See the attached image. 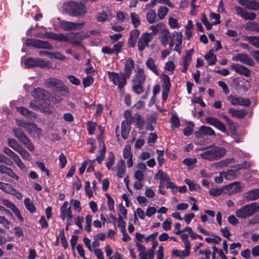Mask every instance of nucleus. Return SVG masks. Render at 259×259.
I'll return each instance as SVG.
<instances>
[{
	"label": "nucleus",
	"mask_w": 259,
	"mask_h": 259,
	"mask_svg": "<svg viewBox=\"0 0 259 259\" xmlns=\"http://www.w3.org/2000/svg\"><path fill=\"white\" fill-rule=\"evenodd\" d=\"M229 112L233 117H237L238 118H243L247 113L245 109L235 110L230 109Z\"/></svg>",
	"instance_id": "obj_30"
},
{
	"label": "nucleus",
	"mask_w": 259,
	"mask_h": 259,
	"mask_svg": "<svg viewBox=\"0 0 259 259\" xmlns=\"http://www.w3.org/2000/svg\"><path fill=\"white\" fill-rule=\"evenodd\" d=\"M171 123L172 127L178 128L180 125V121L177 115H174L171 118Z\"/></svg>",
	"instance_id": "obj_58"
},
{
	"label": "nucleus",
	"mask_w": 259,
	"mask_h": 259,
	"mask_svg": "<svg viewBox=\"0 0 259 259\" xmlns=\"http://www.w3.org/2000/svg\"><path fill=\"white\" fill-rule=\"evenodd\" d=\"M45 84L48 89H52L56 91L62 92L64 94L69 93L68 88L59 79L53 77L49 78L46 80Z\"/></svg>",
	"instance_id": "obj_6"
},
{
	"label": "nucleus",
	"mask_w": 259,
	"mask_h": 259,
	"mask_svg": "<svg viewBox=\"0 0 259 259\" xmlns=\"http://www.w3.org/2000/svg\"><path fill=\"white\" fill-rule=\"evenodd\" d=\"M68 206V202L65 201L60 207V217L63 220H64L66 218L70 220L71 218H73L71 207Z\"/></svg>",
	"instance_id": "obj_19"
},
{
	"label": "nucleus",
	"mask_w": 259,
	"mask_h": 259,
	"mask_svg": "<svg viewBox=\"0 0 259 259\" xmlns=\"http://www.w3.org/2000/svg\"><path fill=\"white\" fill-rule=\"evenodd\" d=\"M172 38V33L170 34L169 31L166 28H164L161 31V34L159 39L161 45L166 47L168 44L169 40Z\"/></svg>",
	"instance_id": "obj_24"
},
{
	"label": "nucleus",
	"mask_w": 259,
	"mask_h": 259,
	"mask_svg": "<svg viewBox=\"0 0 259 259\" xmlns=\"http://www.w3.org/2000/svg\"><path fill=\"white\" fill-rule=\"evenodd\" d=\"M116 176L118 178H121L123 177L126 171V166L125 162L123 160H119L116 163Z\"/></svg>",
	"instance_id": "obj_28"
},
{
	"label": "nucleus",
	"mask_w": 259,
	"mask_h": 259,
	"mask_svg": "<svg viewBox=\"0 0 259 259\" xmlns=\"http://www.w3.org/2000/svg\"><path fill=\"white\" fill-rule=\"evenodd\" d=\"M3 151H4V152H5L8 156H9L13 160L15 158H17V157L18 156L14 152H13L12 150H11V149H10L9 148H7V147L4 148Z\"/></svg>",
	"instance_id": "obj_64"
},
{
	"label": "nucleus",
	"mask_w": 259,
	"mask_h": 259,
	"mask_svg": "<svg viewBox=\"0 0 259 259\" xmlns=\"http://www.w3.org/2000/svg\"><path fill=\"white\" fill-rule=\"evenodd\" d=\"M135 63L132 58H128L126 60L124 64V71L127 77H129L134 68Z\"/></svg>",
	"instance_id": "obj_27"
},
{
	"label": "nucleus",
	"mask_w": 259,
	"mask_h": 259,
	"mask_svg": "<svg viewBox=\"0 0 259 259\" xmlns=\"http://www.w3.org/2000/svg\"><path fill=\"white\" fill-rule=\"evenodd\" d=\"M13 132L15 137L19 140L20 143L24 145L30 151H34V147L33 145L21 128H14L13 129Z\"/></svg>",
	"instance_id": "obj_8"
},
{
	"label": "nucleus",
	"mask_w": 259,
	"mask_h": 259,
	"mask_svg": "<svg viewBox=\"0 0 259 259\" xmlns=\"http://www.w3.org/2000/svg\"><path fill=\"white\" fill-rule=\"evenodd\" d=\"M63 8L67 13L73 17L81 16L87 13V7L82 2L70 1L64 3Z\"/></svg>",
	"instance_id": "obj_2"
},
{
	"label": "nucleus",
	"mask_w": 259,
	"mask_h": 259,
	"mask_svg": "<svg viewBox=\"0 0 259 259\" xmlns=\"http://www.w3.org/2000/svg\"><path fill=\"white\" fill-rule=\"evenodd\" d=\"M8 145L13 149L15 151L17 152L22 147L17 141L14 139H8Z\"/></svg>",
	"instance_id": "obj_40"
},
{
	"label": "nucleus",
	"mask_w": 259,
	"mask_h": 259,
	"mask_svg": "<svg viewBox=\"0 0 259 259\" xmlns=\"http://www.w3.org/2000/svg\"><path fill=\"white\" fill-rule=\"evenodd\" d=\"M185 183L188 185L189 190L190 191H199L200 190V186L192 181L191 180L186 179L185 180Z\"/></svg>",
	"instance_id": "obj_38"
},
{
	"label": "nucleus",
	"mask_w": 259,
	"mask_h": 259,
	"mask_svg": "<svg viewBox=\"0 0 259 259\" xmlns=\"http://www.w3.org/2000/svg\"><path fill=\"white\" fill-rule=\"evenodd\" d=\"M48 92L44 89L40 88H37L34 90L32 95L38 100L42 101L45 104H41V108H44L46 112L49 111V108L48 104Z\"/></svg>",
	"instance_id": "obj_9"
},
{
	"label": "nucleus",
	"mask_w": 259,
	"mask_h": 259,
	"mask_svg": "<svg viewBox=\"0 0 259 259\" xmlns=\"http://www.w3.org/2000/svg\"><path fill=\"white\" fill-rule=\"evenodd\" d=\"M152 33H144L141 35L138 42V48L140 51H143L146 47H149V43L152 39Z\"/></svg>",
	"instance_id": "obj_13"
},
{
	"label": "nucleus",
	"mask_w": 259,
	"mask_h": 259,
	"mask_svg": "<svg viewBox=\"0 0 259 259\" xmlns=\"http://www.w3.org/2000/svg\"><path fill=\"white\" fill-rule=\"evenodd\" d=\"M16 123L18 125L24 127L28 133L34 138H39L41 135V130L33 123L27 122L20 119H17Z\"/></svg>",
	"instance_id": "obj_5"
},
{
	"label": "nucleus",
	"mask_w": 259,
	"mask_h": 259,
	"mask_svg": "<svg viewBox=\"0 0 259 259\" xmlns=\"http://www.w3.org/2000/svg\"><path fill=\"white\" fill-rule=\"evenodd\" d=\"M123 45L124 42L122 41H118L117 43L115 44L112 49L114 54H116V55L118 54L120 52L121 49Z\"/></svg>",
	"instance_id": "obj_52"
},
{
	"label": "nucleus",
	"mask_w": 259,
	"mask_h": 259,
	"mask_svg": "<svg viewBox=\"0 0 259 259\" xmlns=\"http://www.w3.org/2000/svg\"><path fill=\"white\" fill-rule=\"evenodd\" d=\"M108 18V16L105 12L100 13L97 16V20L98 22H104L107 20Z\"/></svg>",
	"instance_id": "obj_63"
},
{
	"label": "nucleus",
	"mask_w": 259,
	"mask_h": 259,
	"mask_svg": "<svg viewBox=\"0 0 259 259\" xmlns=\"http://www.w3.org/2000/svg\"><path fill=\"white\" fill-rule=\"evenodd\" d=\"M70 203L73 204L74 209L76 212H80L81 211L80 202L79 200L72 199L70 200Z\"/></svg>",
	"instance_id": "obj_61"
},
{
	"label": "nucleus",
	"mask_w": 259,
	"mask_h": 259,
	"mask_svg": "<svg viewBox=\"0 0 259 259\" xmlns=\"http://www.w3.org/2000/svg\"><path fill=\"white\" fill-rule=\"evenodd\" d=\"M147 67L152 71L156 75L158 76L159 72L155 63L154 60L152 58H149L146 62Z\"/></svg>",
	"instance_id": "obj_31"
},
{
	"label": "nucleus",
	"mask_w": 259,
	"mask_h": 259,
	"mask_svg": "<svg viewBox=\"0 0 259 259\" xmlns=\"http://www.w3.org/2000/svg\"><path fill=\"white\" fill-rule=\"evenodd\" d=\"M24 64L26 68H31L34 67H48L50 66L49 61H46L44 59L39 58H28L25 60Z\"/></svg>",
	"instance_id": "obj_10"
},
{
	"label": "nucleus",
	"mask_w": 259,
	"mask_h": 259,
	"mask_svg": "<svg viewBox=\"0 0 259 259\" xmlns=\"http://www.w3.org/2000/svg\"><path fill=\"white\" fill-rule=\"evenodd\" d=\"M168 24L171 28H178L180 27V24L178 20L172 17H170L168 19Z\"/></svg>",
	"instance_id": "obj_59"
},
{
	"label": "nucleus",
	"mask_w": 259,
	"mask_h": 259,
	"mask_svg": "<svg viewBox=\"0 0 259 259\" xmlns=\"http://www.w3.org/2000/svg\"><path fill=\"white\" fill-rule=\"evenodd\" d=\"M206 122L210 125L220 130L223 133H228L225 124L218 118L214 117H208L206 118Z\"/></svg>",
	"instance_id": "obj_14"
},
{
	"label": "nucleus",
	"mask_w": 259,
	"mask_h": 259,
	"mask_svg": "<svg viewBox=\"0 0 259 259\" xmlns=\"http://www.w3.org/2000/svg\"><path fill=\"white\" fill-rule=\"evenodd\" d=\"M228 100L234 106H243L248 107L251 103L250 101L243 97H236L232 95L228 97Z\"/></svg>",
	"instance_id": "obj_15"
},
{
	"label": "nucleus",
	"mask_w": 259,
	"mask_h": 259,
	"mask_svg": "<svg viewBox=\"0 0 259 259\" xmlns=\"http://www.w3.org/2000/svg\"><path fill=\"white\" fill-rule=\"evenodd\" d=\"M259 210V204L257 202L246 204L236 210L235 214L237 217L245 219L253 215Z\"/></svg>",
	"instance_id": "obj_3"
},
{
	"label": "nucleus",
	"mask_w": 259,
	"mask_h": 259,
	"mask_svg": "<svg viewBox=\"0 0 259 259\" xmlns=\"http://www.w3.org/2000/svg\"><path fill=\"white\" fill-rule=\"evenodd\" d=\"M212 50L209 51L208 54L205 55L204 58L207 61L209 65H213L215 64L217 62V57L215 55L213 54Z\"/></svg>",
	"instance_id": "obj_35"
},
{
	"label": "nucleus",
	"mask_w": 259,
	"mask_h": 259,
	"mask_svg": "<svg viewBox=\"0 0 259 259\" xmlns=\"http://www.w3.org/2000/svg\"><path fill=\"white\" fill-rule=\"evenodd\" d=\"M238 3L249 10H257L258 8L257 3L254 0H238Z\"/></svg>",
	"instance_id": "obj_26"
},
{
	"label": "nucleus",
	"mask_w": 259,
	"mask_h": 259,
	"mask_svg": "<svg viewBox=\"0 0 259 259\" xmlns=\"http://www.w3.org/2000/svg\"><path fill=\"white\" fill-rule=\"evenodd\" d=\"M194 51L193 50H188L186 51V55L183 58V65L189 66L191 62L192 56Z\"/></svg>",
	"instance_id": "obj_33"
},
{
	"label": "nucleus",
	"mask_w": 259,
	"mask_h": 259,
	"mask_svg": "<svg viewBox=\"0 0 259 259\" xmlns=\"http://www.w3.org/2000/svg\"><path fill=\"white\" fill-rule=\"evenodd\" d=\"M243 196L247 201L256 200L259 198V190L258 189L251 190L244 193Z\"/></svg>",
	"instance_id": "obj_25"
},
{
	"label": "nucleus",
	"mask_w": 259,
	"mask_h": 259,
	"mask_svg": "<svg viewBox=\"0 0 259 259\" xmlns=\"http://www.w3.org/2000/svg\"><path fill=\"white\" fill-rule=\"evenodd\" d=\"M24 205L26 209L31 213H34L36 211V207L32 201L29 198H25L24 200Z\"/></svg>",
	"instance_id": "obj_36"
},
{
	"label": "nucleus",
	"mask_w": 259,
	"mask_h": 259,
	"mask_svg": "<svg viewBox=\"0 0 259 259\" xmlns=\"http://www.w3.org/2000/svg\"><path fill=\"white\" fill-rule=\"evenodd\" d=\"M171 255L172 256H177L180 257V258H183L185 257L188 256L189 255L188 253H186L185 251L184 250H179L178 249H174L171 251Z\"/></svg>",
	"instance_id": "obj_44"
},
{
	"label": "nucleus",
	"mask_w": 259,
	"mask_h": 259,
	"mask_svg": "<svg viewBox=\"0 0 259 259\" xmlns=\"http://www.w3.org/2000/svg\"><path fill=\"white\" fill-rule=\"evenodd\" d=\"M13 160L21 170L24 171L27 170V168L26 166L22 162V160H21L19 156H18L17 158H15Z\"/></svg>",
	"instance_id": "obj_53"
},
{
	"label": "nucleus",
	"mask_w": 259,
	"mask_h": 259,
	"mask_svg": "<svg viewBox=\"0 0 259 259\" xmlns=\"http://www.w3.org/2000/svg\"><path fill=\"white\" fill-rule=\"evenodd\" d=\"M107 74L110 81L114 85H117L118 89L121 90L125 85L127 77L124 73H117L113 71H108Z\"/></svg>",
	"instance_id": "obj_7"
},
{
	"label": "nucleus",
	"mask_w": 259,
	"mask_h": 259,
	"mask_svg": "<svg viewBox=\"0 0 259 259\" xmlns=\"http://www.w3.org/2000/svg\"><path fill=\"white\" fill-rule=\"evenodd\" d=\"M0 189L5 193L15 196L19 199H21L22 197L21 193L17 191L11 185L9 184L1 182Z\"/></svg>",
	"instance_id": "obj_16"
},
{
	"label": "nucleus",
	"mask_w": 259,
	"mask_h": 259,
	"mask_svg": "<svg viewBox=\"0 0 259 259\" xmlns=\"http://www.w3.org/2000/svg\"><path fill=\"white\" fill-rule=\"evenodd\" d=\"M232 60L234 61H239L250 66H252L254 64L253 61L246 54L238 53L233 56Z\"/></svg>",
	"instance_id": "obj_18"
},
{
	"label": "nucleus",
	"mask_w": 259,
	"mask_h": 259,
	"mask_svg": "<svg viewBox=\"0 0 259 259\" xmlns=\"http://www.w3.org/2000/svg\"><path fill=\"white\" fill-rule=\"evenodd\" d=\"M226 153L225 148L221 147H214L213 148L200 154V156L208 160H217L223 157Z\"/></svg>",
	"instance_id": "obj_4"
},
{
	"label": "nucleus",
	"mask_w": 259,
	"mask_h": 259,
	"mask_svg": "<svg viewBox=\"0 0 259 259\" xmlns=\"http://www.w3.org/2000/svg\"><path fill=\"white\" fill-rule=\"evenodd\" d=\"M223 190H224L223 188H212L209 190V193L210 195L213 196H218L223 193Z\"/></svg>",
	"instance_id": "obj_56"
},
{
	"label": "nucleus",
	"mask_w": 259,
	"mask_h": 259,
	"mask_svg": "<svg viewBox=\"0 0 259 259\" xmlns=\"http://www.w3.org/2000/svg\"><path fill=\"white\" fill-rule=\"evenodd\" d=\"M155 178L159 179L161 182H164L169 180V178L168 175L162 170H159L155 175Z\"/></svg>",
	"instance_id": "obj_39"
},
{
	"label": "nucleus",
	"mask_w": 259,
	"mask_h": 259,
	"mask_svg": "<svg viewBox=\"0 0 259 259\" xmlns=\"http://www.w3.org/2000/svg\"><path fill=\"white\" fill-rule=\"evenodd\" d=\"M17 111L22 115L28 117L30 119H33L35 118L36 115L35 114L29 110H28L27 108L20 107H17Z\"/></svg>",
	"instance_id": "obj_32"
},
{
	"label": "nucleus",
	"mask_w": 259,
	"mask_h": 259,
	"mask_svg": "<svg viewBox=\"0 0 259 259\" xmlns=\"http://www.w3.org/2000/svg\"><path fill=\"white\" fill-rule=\"evenodd\" d=\"M146 80V75L143 68H138L137 73L132 80V83L144 84Z\"/></svg>",
	"instance_id": "obj_23"
},
{
	"label": "nucleus",
	"mask_w": 259,
	"mask_h": 259,
	"mask_svg": "<svg viewBox=\"0 0 259 259\" xmlns=\"http://www.w3.org/2000/svg\"><path fill=\"white\" fill-rule=\"evenodd\" d=\"M94 78L91 76H87L84 78L82 80V83L84 88H87L91 85L94 82Z\"/></svg>",
	"instance_id": "obj_51"
},
{
	"label": "nucleus",
	"mask_w": 259,
	"mask_h": 259,
	"mask_svg": "<svg viewBox=\"0 0 259 259\" xmlns=\"http://www.w3.org/2000/svg\"><path fill=\"white\" fill-rule=\"evenodd\" d=\"M115 162V158L114 154L112 152L109 153L108 157L107 159L106 165L108 169H110Z\"/></svg>",
	"instance_id": "obj_48"
},
{
	"label": "nucleus",
	"mask_w": 259,
	"mask_h": 259,
	"mask_svg": "<svg viewBox=\"0 0 259 259\" xmlns=\"http://www.w3.org/2000/svg\"><path fill=\"white\" fill-rule=\"evenodd\" d=\"M69 81L73 85H79L80 84V81L79 79L76 78L75 76L69 75L67 76Z\"/></svg>",
	"instance_id": "obj_60"
},
{
	"label": "nucleus",
	"mask_w": 259,
	"mask_h": 259,
	"mask_svg": "<svg viewBox=\"0 0 259 259\" xmlns=\"http://www.w3.org/2000/svg\"><path fill=\"white\" fill-rule=\"evenodd\" d=\"M168 12V9L166 7H160L157 10V16L159 20H162L165 18Z\"/></svg>",
	"instance_id": "obj_41"
},
{
	"label": "nucleus",
	"mask_w": 259,
	"mask_h": 259,
	"mask_svg": "<svg viewBox=\"0 0 259 259\" xmlns=\"http://www.w3.org/2000/svg\"><path fill=\"white\" fill-rule=\"evenodd\" d=\"M26 46H32L36 48L52 50L53 46L48 41L39 39H27L26 41Z\"/></svg>",
	"instance_id": "obj_11"
},
{
	"label": "nucleus",
	"mask_w": 259,
	"mask_h": 259,
	"mask_svg": "<svg viewBox=\"0 0 259 259\" xmlns=\"http://www.w3.org/2000/svg\"><path fill=\"white\" fill-rule=\"evenodd\" d=\"M231 67L232 69L235 70L236 73L246 77L249 76L251 74V71L247 67L241 64L233 63L231 65Z\"/></svg>",
	"instance_id": "obj_22"
},
{
	"label": "nucleus",
	"mask_w": 259,
	"mask_h": 259,
	"mask_svg": "<svg viewBox=\"0 0 259 259\" xmlns=\"http://www.w3.org/2000/svg\"><path fill=\"white\" fill-rule=\"evenodd\" d=\"M195 136L197 138L203 137L207 136H215L214 130L209 126L202 125L199 127L198 131L194 133Z\"/></svg>",
	"instance_id": "obj_17"
},
{
	"label": "nucleus",
	"mask_w": 259,
	"mask_h": 259,
	"mask_svg": "<svg viewBox=\"0 0 259 259\" xmlns=\"http://www.w3.org/2000/svg\"><path fill=\"white\" fill-rule=\"evenodd\" d=\"M59 21V27L65 31L76 30L79 29V26H82L84 25V22L75 23L71 21L66 20H60L58 18Z\"/></svg>",
	"instance_id": "obj_12"
},
{
	"label": "nucleus",
	"mask_w": 259,
	"mask_h": 259,
	"mask_svg": "<svg viewBox=\"0 0 259 259\" xmlns=\"http://www.w3.org/2000/svg\"><path fill=\"white\" fill-rule=\"evenodd\" d=\"M223 177L227 180H232L236 177V172L235 170H229L222 172Z\"/></svg>",
	"instance_id": "obj_43"
},
{
	"label": "nucleus",
	"mask_w": 259,
	"mask_h": 259,
	"mask_svg": "<svg viewBox=\"0 0 259 259\" xmlns=\"http://www.w3.org/2000/svg\"><path fill=\"white\" fill-rule=\"evenodd\" d=\"M17 152L21 155L23 159L25 160H29L30 154L23 146Z\"/></svg>",
	"instance_id": "obj_46"
},
{
	"label": "nucleus",
	"mask_w": 259,
	"mask_h": 259,
	"mask_svg": "<svg viewBox=\"0 0 259 259\" xmlns=\"http://www.w3.org/2000/svg\"><path fill=\"white\" fill-rule=\"evenodd\" d=\"M92 222V215L91 214H88L85 217V229L88 232L91 231V224Z\"/></svg>",
	"instance_id": "obj_54"
},
{
	"label": "nucleus",
	"mask_w": 259,
	"mask_h": 259,
	"mask_svg": "<svg viewBox=\"0 0 259 259\" xmlns=\"http://www.w3.org/2000/svg\"><path fill=\"white\" fill-rule=\"evenodd\" d=\"M106 148L104 145L103 147L99 151V155L96 157V160L99 164H101L105 158Z\"/></svg>",
	"instance_id": "obj_47"
},
{
	"label": "nucleus",
	"mask_w": 259,
	"mask_h": 259,
	"mask_svg": "<svg viewBox=\"0 0 259 259\" xmlns=\"http://www.w3.org/2000/svg\"><path fill=\"white\" fill-rule=\"evenodd\" d=\"M132 22L135 28L137 27L140 24V21L139 16L135 13H131Z\"/></svg>",
	"instance_id": "obj_50"
},
{
	"label": "nucleus",
	"mask_w": 259,
	"mask_h": 259,
	"mask_svg": "<svg viewBox=\"0 0 259 259\" xmlns=\"http://www.w3.org/2000/svg\"><path fill=\"white\" fill-rule=\"evenodd\" d=\"M246 40L257 48H259V37L257 36H247Z\"/></svg>",
	"instance_id": "obj_49"
},
{
	"label": "nucleus",
	"mask_w": 259,
	"mask_h": 259,
	"mask_svg": "<svg viewBox=\"0 0 259 259\" xmlns=\"http://www.w3.org/2000/svg\"><path fill=\"white\" fill-rule=\"evenodd\" d=\"M125 226L126 223L123 221V218L119 215L118 219V226L120 228V231L122 233L126 232Z\"/></svg>",
	"instance_id": "obj_55"
},
{
	"label": "nucleus",
	"mask_w": 259,
	"mask_h": 259,
	"mask_svg": "<svg viewBox=\"0 0 259 259\" xmlns=\"http://www.w3.org/2000/svg\"><path fill=\"white\" fill-rule=\"evenodd\" d=\"M162 80L164 84L165 88L166 89V90H169L171 84L168 76L167 74H163L162 76Z\"/></svg>",
	"instance_id": "obj_62"
},
{
	"label": "nucleus",
	"mask_w": 259,
	"mask_h": 259,
	"mask_svg": "<svg viewBox=\"0 0 259 259\" xmlns=\"http://www.w3.org/2000/svg\"><path fill=\"white\" fill-rule=\"evenodd\" d=\"M172 37L175 38L176 46H181L182 43L183 35L182 33L177 31H174L172 33Z\"/></svg>",
	"instance_id": "obj_45"
},
{
	"label": "nucleus",
	"mask_w": 259,
	"mask_h": 259,
	"mask_svg": "<svg viewBox=\"0 0 259 259\" xmlns=\"http://www.w3.org/2000/svg\"><path fill=\"white\" fill-rule=\"evenodd\" d=\"M235 9L237 15L241 17L245 20H254L256 17V15L254 13L247 12L245 9L240 6L235 7Z\"/></svg>",
	"instance_id": "obj_20"
},
{
	"label": "nucleus",
	"mask_w": 259,
	"mask_h": 259,
	"mask_svg": "<svg viewBox=\"0 0 259 259\" xmlns=\"http://www.w3.org/2000/svg\"><path fill=\"white\" fill-rule=\"evenodd\" d=\"M121 136L123 139H126L129 135L131 126H130V123L126 121H122L121 125Z\"/></svg>",
	"instance_id": "obj_29"
},
{
	"label": "nucleus",
	"mask_w": 259,
	"mask_h": 259,
	"mask_svg": "<svg viewBox=\"0 0 259 259\" xmlns=\"http://www.w3.org/2000/svg\"><path fill=\"white\" fill-rule=\"evenodd\" d=\"M59 232L61 243L64 248H66L68 247V243L65 236L64 229H61Z\"/></svg>",
	"instance_id": "obj_57"
},
{
	"label": "nucleus",
	"mask_w": 259,
	"mask_h": 259,
	"mask_svg": "<svg viewBox=\"0 0 259 259\" xmlns=\"http://www.w3.org/2000/svg\"><path fill=\"white\" fill-rule=\"evenodd\" d=\"M146 19L150 24L154 23L157 20L156 13L154 10L151 9L149 10L146 14Z\"/></svg>",
	"instance_id": "obj_34"
},
{
	"label": "nucleus",
	"mask_w": 259,
	"mask_h": 259,
	"mask_svg": "<svg viewBox=\"0 0 259 259\" xmlns=\"http://www.w3.org/2000/svg\"><path fill=\"white\" fill-rule=\"evenodd\" d=\"M143 84H138L132 83L133 91L137 95L142 94L144 91V88L143 87Z\"/></svg>",
	"instance_id": "obj_42"
},
{
	"label": "nucleus",
	"mask_w": 259,
	"mask_h": 259,
	"mask_svg": "<svg viewBox=\"0 0 259 259\" xmlns=\"http://www.w3.org/2000/svg\"><path fill=\"white\" fill-rule=\"evenodd\" d=\"M165 28V25L162 22L159 23L156 25H151L150 29L152 31V35L153 34L156 35L160 30H161Z\"/></svg>",
	"instance_id": "obj_37"
},
{
	"label": "nucleus",
	"mask_w": 259,
	"mask_h": 259,
	"mask_svg": "<svg viewBox=\"0 0 259 259\" xmlns=\"http://www.w3.org/2000/svg\"><path fill=\"white\" fill-rule=\"evenodd\" d=\"M223 189L226 191L225 193L229 195H233L241 191L240 183L237 182L226 185L224 186Z\"/></svg>",
	"instance_id": "obj_21"
},
{
	"label": "nucleus",
	"mask_w": 259,
	"mask_h": 259,
	"mask_svg": "<svg viewBox=\"0 0 259 259\" xmlns=\"http://www.w3.org/2000/svg\"><path fill=\"white\" fill-rule=\"evenodd\" d=\"M44 36L45 37L57 41L68 42L73 46H83L79 32H71L67 34H63L46 31L44 34Z\"/></svg>",
	"instance_id": "obj_1"
}]
</instances>
